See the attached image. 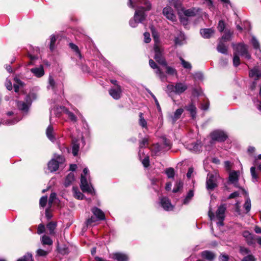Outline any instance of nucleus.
<instances>
[{
	"mask_svg": "<svg viewBox=\"0 0 261 261\" xmlns=\"http://www.w3.org/2000/svg\"><path fill=\"white\" fill-rule=\"evenodd\" d=\"M133 1L129 0L127 5L129 7L138 8L135 11L134 18L129 20L130 26L135 28L145 19L146 15L144 11L151 9V4L147 0H140L139 3L138 2L134 4Z\"/></svg>",
	"mask_w": 261,
	"mask_h": 261,
	"instance_id": "1",
	"label": "nucleus"
},
{
	"mask_svg": "<svg viewBox=\"0 0 261 261\" xmlns=\"http://www.w3.org/2000/svg\"><path fill=\"white\" fill-rule=\"evenodd\" d=\"M153 39L154 41V59L159 64L162 66H166L167 61L163 55L164 49L160 45L159 37L155 33H152Z\"/></svg>",
	"mask_w": 261,
	"mask_h": 261,
	"instance_id": "2",
	"label": "nucleus"
},
{
	"mask_svg": "<svg viewBox=\"0 0 261 261\" xmlns=\"http://www.w3.org/2000/svg\"><path fill=\"white\" fill-rule=\"evenodd\" d=\"M188 89L187 84L185 83L178 82L175 85H169L167 86L166 92L169 96L172 92L180 95L184 93Z\"/></svg>",
	"mask_w": 261,
	"mask_h": 261,
	"instance_id": "3",
	"label": "nucleus"
},
{
	"mask_svg": "<svg viewBox=\"0 0 261 261\" xmlns=\"http://www.w3.org/2000/svg\"><path fill=\"white\" fill-rule=\"evenodd\" d=\"M89 174V171L88 169L87 168H85L83 170V174H81L80 187L83 192L92 194L94 191V189L90 184H88L86 177V176L88 175Z\"/></svg>",
	"mask_w": 261,
	"mask_h": 261,
	"instance_id": "4",
	"label": "nucleus"
},
{
	"mask_svg": "<svg viewBox=\"0 0 261 261\" xmlns=\"http://www.w3.org/2000/svg\"><path fill=\"white\" fill-rule=\"evenodd\" d=\"M65 159L62 155H57L55 156L48 163V169L50 172L57 171L60 166H62L64 163Z\"/></svg>",
	"mask_w": 261,
	"mask_h": 261,
	"instance_id": "5",
	"label": "nucleus"
},
{
	"mask_svg": "<svg viewBox=\"0 0 261 261\" xmlns=\"http://www.w3.org/2000/svg\"><path fill=\"white\" fill-rule=\"evenodd\" d=\"M218 176L215 174L208 173L206 181V188L208 191H212L218 186L217 179Z\"/></svg>",
	"mask_w": 261,
	"mask_h": 261,
	"instance_id": "6",
	"label": "nucleus"
},
{
	"mask_svg": "<svg viewBox=\"0 0 261 261\" xmlns=\"http://www.w3.org/2000/svg\"><path fill=\"white\" fill-rule=\"evenodd\" d=\"M233 49L236 50L237 55H240L244 56L246 59H250V55L248 53L247 46L244 43H240L238 44L234 45L233 44Z\"/></svg>",
	"mask_w": 261,
	"mask_h": 261,
	"instance_id": "7",
	"label": "nucleus"
},
{
	"mask_svg": "<svg viewBox=\"0 0 261 261\" xmlns=\"http://www.w3.org/2000/svg\"><path fill=\"white\" fill-rule=\"evenodd\" d=\"M226 207L225 204L221 205L218 208L216 212V218L218 219L219 221L217 222V224L219 226L223 225V221L225 218V212L226 211Z\"/></svg>",
	"mask_w": 261,
	"mask_h": 261,
	"instance_id": "8",
	"label": "nucleus"
},
{
	"mask_svg": "<svg viewBox=\"0 0 261 261\" xmlns=\"http://www.w3.org/2000/svg\"><path fill=\"white\" fill-rule=\"evenodd\" d=\"M212 139L218 142H223L227 138V135L222 130H216L211 134Z\"/></svg>",
	"mask_w": 261,
	"mask_h": 261,
	"instance_id": "9",
	"label": "nucleus"
},
{
	"mask_svg": "<svg viewBox=\"0 0 261 261\" xmlns=\"http://www.w3.org/2000/svg\"><path fill=\"white\" fill-rule=\"evenodd\" d=\"M163 14L167 19L172 22H175L177 20L176 16L173 10L169 6H167L163 9Z\"/></svg>",
	"mask_w": 261,
	"mask_h": 261,
	"instance_id": "10",
	"label": "nucleus"
},
{
	"mask_svg": "<svg viewBox=\"0 0 261 261\" xmlns=\"http://www.w3.org/2000/svg\"><path fill=\"white\" fill-rule=\"evenodd\" d=\"M160 204L165 211H171L174 206L171 203L169 199L167 197H162L160 199Z\"/></svg>",
	"mask_w": 261,
	"mask_h": 261,
	"instance_id": "11",
	"label": "nucleus"
},
{
	"mask_svg": "<svg viewBox=\"0 0 261 261\" xmlns=\"http://www.w3.org/2000/svg\"><path fill=\"white\" fill-rule=\"evenodd\" d=\"M239 174V171H234L230 172L229 176L230 182L236 187H239L238 179Z\"/></svg>",
	"mask_w": 261,
	"mask_h": 261,
	"instance_id": "12",
	"label": "nucleus"
},
{
	"mask_svg": "<svg viewBox=\"0 0 261 261\" xmlns=\"http://www.w3.org/2000/svg\"><path fill=\"white\" fill-rule=\"evenodd\" d=\"M30 71L34 76L38 78L42 77L45 73L42 65H40L38 67L31 68Z\"/></svg>",
	"mask_w": 261,
	"mask_h": 261,
	"instance_id": "13",
	"label": "nucleus"
},
{
	"mask_svg": "<svg viewBox=\"0 0 261 261\" xmlns=\"http://www.w3.org/2000/svg\"><path fill=\"white\" fill-rule=\"evenodd\" d=\"M91 212L96 217L98 220H105V215L102 210L96 207H94L91 209Z\"/></svg>",
	"mask_w": 261,
	"mask_h": 261,
	"instance_id": "14",
	"label": "nucleus"
},
{
	"mask_svg": "<svg viewBox=\"0 0 261 261\" xmlns=\"http://www.w3.org/2000/svg\"><path fill=\"white\" fill-rule=\"evenodd\" d=\"M121 92L122 91L120 86H117L116 89L112 88L109 90L110 95L115 99H118L120 98Z\"/></svg>",
	"mask_w": 261,
	"mask_h": 261,
	"instance_id": "15",
	"label": "nucleus"
},
{
	"mask_svg": "<svg viewBox=\"0 0 261 261\" xmlns=\"http://www.w3.org/2000/svg\"><path fill=\"white\" fill-rule=\"evenodd\" d=\"M187 148L192 152H197L201 150V144L200 142L192 143L187 144Z\"/></svg>",
	"mask_w": 261,
	"mask_h": 261,
	"instance_id": "16",
	"label": "nucleus"
},
{
	"mask_svg": "<svg viewBox=\"0 0 261 261\" xmlns=\"http://www.w3.org/2000/svg\"><path fill=\"white\" fill-rule=\"evenodd\" d=\"M249 76L255 80L259 79L261 77V69L258 67H254L249 71Z\"/></svg>",
	"mask_w": 261,
	"mask_h": 261,
	"instance_id": "17",
	"label": "nucleus"
},
{
	"mask_svg": "<svg viewBox=\"0 0 261 261\" xmlns=\"http://www.w3.org/2000/svg\"><path fill=\"white\" fill-rule=\"evenodd\" d=\"M46 134L48 139L51 142H54L56 141L55 133L52 125H50L47 127Z\"/></svg>",
	"mask_w": 261,
	"mask_h": 261,
	"instance_id": "18",
	"label": "nucleus"
},
{
	"mask_svg": "<svg viewBox=\"0 0 261 261\" xmlns=\"http://www.w3.org/2000/svg\"><path fill=\"white\" fill-rule=\"evenodd\" d=\"M184 112L182 109H178L176 110L173 115L170 117V120L172 124H174L180 117Z\"/></svg>",
	"mask_w": 261,
	"mask_h": 261,
	"instance_id": "19",
	"label": "nucleus"
},
{
	"mask_svg": "<svg viewBox=\"0 0 261 261\" xmlns=\"http://www.w3.org/2000/svg\"><path fill=\"white\" fill-rule=\"evenodd\" d=\"M214 30L212 28L203 29L200 30L201 35L205 38H208L211 37L214 34Z\"/></svg>",
	"mask_w": 261,
	"mask_h": 261,
	"instance_id": "20",
	"label": "nucleus"
},
{
	"mask_svg": "<svg viewBox=\"0 0 261 261\" xmlns=\"http://www.w3.org/2000/svg\"><path fill=\"white\" fill-rule=\"evenodd\" d=\"M202 258H205L208 260H212L215 258V254L210 251H204L201 253Z\"/></svg>",
	"mask_w": 261,
	"mask_h": 261,
	"instance_id": "21",
	"label": "nucleus"
},
{
	"mask_svg": "<svg viewBox=\"0 0 261 261\" xmlns=\"http://www.w3.org/2000/svg\"><path fill=\"white\" fill-rule=\"evenodd\" d=\"M217 49L218 51L221 54H227V46L222 41H219Z\"/></svg>",
	"mask_w": 261,
	"mask_h": 261,
	"instance_id": "22",
	"label": "nucleus"
},
{
	"mask_svg": "<svg viewBox=\"0 0 261 261\" xmlns=\"http://www.w3.org/2000/svg\"><path fill=\"white\" fill-rule=\"evenodd\" d=\"M18 109L24 113L28 112L30 106L24 101H18L17 102Z\"/></svg>",
	"mask_w": 261,
	"mask_h": 261,
	"instance_id": "23",
	"label": "nucleus"
},
{
	"mask_svg": "<svg viewBox=\"0 0 261 261\" xmlns=\"http://www.w3.org/2000/svg\"><path fill=\"white\" fill-rule=\"evenodd\" d=\"M113 258L118 261H127V255L122 253H115L113 254Z\"/></svg>",
	"mask_w": 261,
	"mask_h": 261,
	"instance_id": "24",
	"label": "nucleus"
},
{
	"mask_svg": "<svg viewBox=\"0 0 261 261\" xmlns=\"http://www.w3.org/2000/svg\"><path fill=\"white\" fill-rule=\"evenodd\" d=\"M80 148V144L79 140L76 139L72 140V153L74 156H76Z\"/></svg>",
	"mask_w": 261,
	"mask_h": 261,
	"instance_id": "25",
	"label": "nucleus"
},
{
	"mask_svg": "<svg viewBox=\"0 0 261 261\" xmlns=\"http://www.w3.org/2000/svg\"><path fill=\"white\" fill-rule=\"evenodd\" d=\"M74 179L75 178L74 173L72 172L69 173L65 178L64 182L65 186L66 187L69 186L74 180Z\"/></svg>",
	"mask_w": 261,
	"mask_h": 261,
	"instance_id": "26",
	"label": "nucleus"
},
{
	"mask_svg": "<svg viewBox=\"0 0 261 261\" xmlns=\"http://www.w3.org/2000/svg\"><path fill=\"white\" fill-rule=\"evenodd\" d=\"M197 12V10H196L195 8L183 10L184 14L187 17L194 16L196 14Z\"/></svg>",
	"mask_w": 261,
	"mask_h": 261,
	"instance_id": "27",
	"label": "nucleus"
},
{
	"mask_svg": "<svg viewBox=\"0 0 261 261\" xmlns=\"http://www.w3.org/2000/svg\"><path fill=\"white\" fill-rule=\"evenodd\" d=\"M186 109L190 113L192 117L194 118L196 114V107L192 103H191L186 107Z\"/></svg>",
	"mask_w": 261,
	"mask_h": 261,
	"instance_id": "28",
	"label": "nucleus"
},
{
	"mask_svg": "<svg viewBox=\"0 0 261 261\" xmlns=\"http://www.w3.org/2000/svg\"><path fill=\"white\" fill-rule=\"evenodd\" d=\"M36 98L35 94L29 93L25 98V102L30 107L33 100Z\"/></svg>",
	"mask_w": 261,
	"mask_h": 261,
	"instance_id": "29",
	"label": "nucleus"
},
{
	"mask_svg": "<svg viewBox=\"0 0 261 261\" xmlns=\"http://www.w3.org/2000/svg\"><path fill=\"white\" fill-rule=\"evenodd\" d=\"M72 191L73 192L74 196L78 199H82L84 197V195L79 191L77 187H73Z\"/></svg>",
	"mask_w": 261,
	"mask_h": 261,
	"instance_id": "30",
	"label": "nucleus"
},
{
	"mask_svg": "<svg viewBox=\"0 0 261 261\" xmlns=\"http://www.w3.org/2000/svg\"><path fill=\"white\" fill-rule=\"evenodd\" d=\"M232 34V33L230 31L226 32L219 41H222L223 42L225 43V42L230 40Z\"/></svg>",
	"mask_w": 261,
	"mask_h": 261,
	"instance_id": "31",
	"label": "nucleus"
},
{
	"mask_svg": "<svg viewBox=\"0 0 261 261\" xmlns=\"http://www.w3.org/2000/svg\"><path fill=\"white\" fill-rule=\"evenodd\" d=\"M164 66L165 67L166 69L167 74L170 75H177V72L174 68L168 66L167 64H166V66Z\"/></svg>",
	"mask_w": 261,
	"mask_h": 261,
	"instance_id": "32",
	"label": "nucleus"
},
{
	"mask_svg": "<svg viewBox=\"0 0 261 261\" xmlns=\"http://www.w3.org/2000/svg\"><path fill=\"white\" fill-rule=\"evenodd\" d=\"M245 193L246 195H247V197L246 198L245 202L244 204V207L245 210H246V212L248 213V212L250 211V210L251 209V200H250V198L248 197V194L247 193V192L246 191H245Z\"/></svg>",
	"mask_w": 261,
	"mask_h": 261,
	"instance_id": "33",
	"label": "nucleus"
},
{
	"mask_svg": "<svg viewBox=\"0 0 261 261\" xmlns=\"http://www.w3.org/2000/svg\"><path fill=\"white\" fill-rule=\"evenodd\" d=\"M57 226V223L54 222H50L47 224V228L49 231L50 234H54V230L56 229Z\"/></svg>",
	"mask_w": 261,
	"mask_h": 261,
	"instance_id": "34",
	"label": "nucleus"
},
{
	"mask_svg": "<svg viewBox=\"0 0 261 261\" xmlns=\"http://www.w3.org/2000/svg\"><path fill=\"white\" fill-rule=\"evenodd\" d=\"M139 124L142 127L147 128V122L144 118L142 113H139Z\"/></svg>",
	"mask_w": 261,
	"mask_h": 261,
	"instance_id": "35",
	"label": "nucleus"
},
{
	"mask_svg": "<svg viewBox=\"0 0 261 261\" xmlns=\"http://www.w3.org/2000/svg\"><path fill=\"white\" fill-rule=\"evenodd\" d=\"M41 243L43 245H51L53 244V241L49 237L44 235L42 237Z\"/></svg>",
	"mask_w": 261,
	"mask_h": 261,
	"instance_id": "36",
	"label": "nucleus"
},
{
	"mask_svg": "<svg viewBox=\"0 0 261 261\" xmlns=\"http://www.w3.org/2000/svg\"><path fill=\"white\" fill-rule=\"evenodd\" d=\"M250 172L252 177V180L253 182H256L258 180V175L256 172V169L255 167H251L250 168Z\"/></svg>",
	"mask_w": 261,
	"mask_h": 261,
	"instance_id": "37",
	"label": "nucleus"
},
{
	"mask_svg": "<svg viewBox=\"0 0 261 261\" xmlns=\"http://www.w3.org/2000/svg\"><path fill=\"white\" fill-rule=\"evenodd\" d=\"M194 196V192L193 190H190L187 193L185 198L184 199L183 203L185 204H188L192 198Z\"/></svg>",
	"mask_w": 261,
	"mask_h": 261,
	"instance_id": "38",
	"label": "nucleus"
},
{
	"mask_svg": "<svg viewBox=\"0 0 261 261\" xmlns=\"http://www.w3.org/2000/svg\"><path fill=\"white\" fill-rule=\"evenodd\" d=\"M155 73L159 77L161 80L163 82H165L167 80L166 75L161 70V69H158L155 71Z\"/></svg>",
	"mask_w": 261,
	"mask_h": 261,
	"instance_id": "39",
	"label": "nucleus"
},
{
	"mask_svg": "<svg viewBox=\"0 0 261 261\" xmlns=\"http://www.w3.org/2000/svg\"><path fill=\"white\" fill-rule=\"evenodd\" d=\"M69 45L70 47L75 52L77 57L81 59L82 58V55L80 52L78 46L72 43H70Z\"/></svg>",
	"mask_w": 261,
	"mask_h": 261,
	"instance_id": "40",
	"label": "nucleus"
},
{
	"mask_svg": "<svg viewBox=\"0 0 261 261\" xmlns=\"http://www.w3.org/2000/svg\"><path fill=\"white\" fill-rule=\"evenodd\" d=\"M56 86V82L54 80L53 77L49 75L48 77V85L47 86V88L54 89Z\"/></svg>",
	"mask_w": 261,
	"mask_h": 261,
	"instance_id": "41",
	"label": "nucleus"
},
{
	"mask_svg": "<svg viewBox=\"0 0 261 261\" xmlns=\"http://www.w3.org/2000/svg\"><path fill=\"white\" fill-rule=\"evenodd\" d=\"M17 261H33L32 255L31 254L28 253L22 257L18 259Z\"/></svg>",
	"mask_w": 261,
	"mask_h": 261,
	"instance_id": "42",
	"label": "nucleus"
},
{
	"mask_svg": "<svg viewBox=\"0 0 261 261\" xmlns=\"http://www.w3.org/2000/svg\"><path fill=\"white\" fill-rule=\"evenodd\" d=\"M17 261H33L32 255L31 254L28 253L22 257L18 259Z\"/></svg>",
	"mask_w": 261,
	"mask_h": 261,
	"instance_id": "43",
	"label": "nucleus"
},
{
	"mask_svg": "<svg viewBox=\"0 0 261 261\" xmlns=\"http://www.w3.org/2000/svg\"><path fill=\"white\" fill-rule=\"evenodd\" d=\"M168 178H173L175 174L174 170L172 168H168L165 171Z\"/></svg>",
	"mask_w": 261,
	"mask_h": 261,
	"instance_id": "44",
	"label": "nucleus"
},
{
	"mask_svg": "<svg viewBox=\"0 0 261 261\" xmlns=\"http://www.w3.org/2000/svg\"><path fill=\"white\" fill-rule=\"evenodd\" d=\"M179 59H180L181 63L182 66L184 67V68H186V69H191L192 66L189 62L186 61L181 57H180Z\"/></svg>",
	"mask_w": 261,
	"mask_h": 261,
	"instance_id": "45",
	"label": "nucleus"
},
{
	"mask_svg": "<svg viewBox=\"0 0 261 261\" xmlns=\"http://www.w3.org/2000/svg\"><path fill=\"white\" fill-rule=\"evenodd\" d=\"M170 4L177 10L181 8V3L178 1L172 0L170 1Z\"/></svg>",
	"mask_w": 261,
	"mask_h": 261,
	"instance_id": "46",
	"label": "nucleus"
},
{
	"mask_svg": "<svg viewBox=\"0 0 261 261\" xmlns=\"http://www.w3.org/2000/svg\"><path fill=\"white\" fill-rule=\"evenodd\" d=\"M233 63L234 66L237 67L240 65V58L237 53H234Z\"/></svg>",
	"mask_w": 261,
	"mask_h": 261,
	"instance_id": "47",
	"label": "nucleus"
},
{
	"mask_svg": "<svg viewBox=\"0 0 261 261\" xmlns=\"http://www.w3.org/2000/svg\"><path fill=\"white\" fill-rule=\"evenodd\" d=\"M56 38L55 37V36L54 35H52L50 36V49L51 50H53V49H54V47H55V43L56 42Z\"/></svg>",
	"mask_w": 261,
	"mask_h": 261,
	"instance_id": "48",
	"label": "nucleus"
},
{
	"mask_svg": "<svg viewBox=\"0 0 261 261\" xmlns=\"http://www.w3.org/2000/svg\"><path fill=\"white\" fill-rule=\"evenodd\" d=\"M251 42L255 49H259V44L254 37H252Z\"/></svg>",
	"mask_w": 261,
	"mask_h": 261,
	"instance_id": "49",
	"label": "nucleus"
},
{
	"mask_svg": "<svg viewBox=\"0 0 261 261\" xmlns=\"http://www.w3.org/2000/svg\"><path fill=\"white\" fill-rule=\"evenodd\" d=\"M182 183L180 181H177L175 186L173 188V192L174 193L177 192L182 187Z\"/></svg>",
	"mask_w": 261,
	"mask_h": 261,
	"instance_id": "50",
	"label": "nucleus"
},
{
	"mask_svg": "<svg viewBox=\"0 0 261 261\" xmlns=\"http://www.w3.org/2000/svg\"><path fill=\"white\" fill-rule=\"evenodd\" d=\"M184 35L180 34L179 37H177L175 39V43L176 45H181L182 44L184 41Z\"/></svg>",
	"mask_w": 261,
	"mask_h": 261,
	"instance_id": "51",
	"label": "nucleus"
},
{
	"mask_svg": "<svg viewBox=\"0 0 261 261\" xmlns=\"http://www.w3.org/2000/svg\"><path fill=\"white\" fill-rule=\"evenodd\" d=\"M16 82L18 84L17 85L15 84L14 85V88L15 91L16 93H17L19 92V86H22L23 85V83L19 80H16Z\"/></svg>",
	"mask_w": 261,
	"mask_h": 261,
	"instance_id": "52",
	"label": "nucleus"
},
{
	"mask_svg": "<svg viewBox=\"0 0 261 261\" xmlns=\"http://www.w3.org/2000/svg\"><path fill=\"white\" fill-rule=\"evenodd\" d=\"M179 18H180V21L181 23H182V24L184 25H187L188 23V19L187 17L185 15L181 16L179 13Z\"/></svg>",
	"mask_w": 261,
	"mask_h": 261,
	"instance_id": "53",
	"label": "nucleus"
},
{
	"mask_svg": "<svg viewBox=\"0 0 261 261\" xmlns=\"http://www.w3.org/2000/svg\"><path fill=\"white\" fill-rule=\"evenodd\" d=\"M47 201V196H42L39 201V204L41 207H44L46 204Z\"/></svg>",
	"mask_w": 261,
	"mask_h": 261,
	"instance_id": "54",
	"label": "nucleus"
},
{
	"mask_svg": "<svg viewBox=\"0 0 261 261\" xmlns=\"http://www.w3.org/2000/svg\"><path fill=\"white\" fill-rule=\"evenodd\" d=\"M149 66H150V67L153 69H155V70H158V69H160V67L156 65V64L152 59L149 60Z\"/></svg>",
	"mask_w": 261,
	"mask_h": 261,
	"instance_id": "55",
	"label": "nucleus"
},
{
	"mask_svg": "<svg viewBox=\"0 0 261 261\" xmlns=\"http://www.w3.org/2000/svg\"><path fill=\"white\" fill-rule=\"evenodd\" d=\"M225 23L223 20H220L219 22L218 29L221 32H223L225 29Z\"/></svg>",
	"mask_w": 261,
	"mask_h": 261,
	"instance_id": "56",
	"label": "nucleus"
},
{
	"mask_svg": "<svg viewBox=\"0 0 261 261\" xmlns=\"http://www.w3.org/2000/svg\"><path fill=\"white\" fill-rule=\"evenodd\" d=\"M242 261H255V259L252 255L248 254L242 259Z\"/></svg>",
	"mask_w": 261,
	"mask_h": 261,
	"instance_id": "57",
	"label": "nucleus"
},
{
	"mask_svg": "<svg viewBox=\"0 0 261 261\" xmlns=\"http://www.w3.org/2000/svg\"><path fill=\"white\" fill-rule=\"evenodd\" d=\"M151 41L150 34L149 33L145 32L144 33V42L148 43Z\"/></svg>",
	"mask_w": 261,
	"mask_h": 261,
	"instance_id": "58",
	"label": "nucleus"
},
{
	"mask_svg": "<svg viewBox=\"0 0 261 261\" xmlns=\"http://www.w3.org/2000/svg\"><path fill=\"white\" fill-rule=\"evenodd\" d=\"M67 115L69 117V118L73 122H76L77 120L76 117L75 116V115L71 112H68Z\"/></svg>",
	"mask_w": 261,
	"mask_h": 261,
	"instance_id": "59",
	"label": "nucleus"
},
{
	"mask_svg": "<svg viewBox=\"0 0 261 261\" xmlns=\"http://www.w3.org/2000/svg\"><path fill=\"white\" fill-rule=\"evenodd\" d=\"M142 163L145 167H147L149 165V157L145 156L142 161Z\"/></svg>",
	"mask_w": 261,
	"mask_h": 261,
	"instance_id": "60",
	"label": "nucleus"
},
{
	"mask_svg": "<svg viewBox=\"0 0 261 261\" xmlns=\"http://www.w3.org/2000/svg\"><path fill=\"white\" fill-rule=\"evenodd\" d=\"M45 231V227L44 225L40 224L38 225L37 228V232L38 234H41Z\"/></svg>",
	"mask_w": 261,
	"mask_h": 261,
	"instance_id": "61",
	"label": "nucleus"
},
{
	"mask_svg": "<svg viewBox=\"0 0 261 261\" xmlns=\"http://www.w3.org/2000/svg\"><path fill=\"white\" fill-rule=\"evenodd\" d=\"M48 252L43 249H38L37 251V254L39 256H44L47 254Z\"/></svg>",
	"mask_w": 261,
	"mask_h": 261,
	"instance_id": "62",
	"label": "nucleus"
},
{
	"mask_svg": "<svg viewBox=\"0 0 261 261\" xmlns=\"http://www.w3.org/2000/svg\"><path fill=\"white\" fill-rule=\"evenodd\" d=\"M56 198V193H52L50 195V197H49V201H48V203L51 206V205L52 204V203L53 202L54 200H55V199Z\"/></svg>",
	"mask_w": 261,
	"mask_h": 261,
	"instance_id": "63",
	"label": "nucleus"
},
{
	"mask_svg": "<svg viewBox=\"0 0 261 261\" xmlns=\"http://www.w3.org/2000/svg\"><path fill=\"white\" fill-rule=\"evenodd\" d=\"M148 143V139L147 138H143L142 140L140 143V148H143L145 146L146 144Z\"/></svg>",
	"mask_w": 261,
	"mask_h": 261,
	"instance_id": "64",
	"label": "nucleus"
}]
</instances>
